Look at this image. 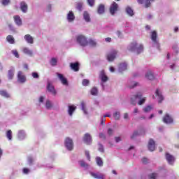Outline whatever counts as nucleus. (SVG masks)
<instances>
[{
  "label": "nucleus",
  "mask_w": 179,
  "mask_h": 179,
  "mask_svg": "<svg viewBox=\"0 0 179 179\" xmlns=\"http://www.w3.org/2000/svg\"><path fill=\"white\" fill-rule=\"evenodd\" d=\"M129 51L134 52L136 51L137 54H141V52H143V45H138L136 42H132L129 48Z\"/></svg>",
  "instance_id": "f257e3e1"
},
{
  "label": "nucleus",
  "mask_w": 179,
  "mask_h": 179,
  "mask_svg": "<svg viewBox=\"0 0 179 179\" xmlns=\"http://www.w3.org/2000/svg\"><path fill=\"white\" fill-rule=\"evenodd\" d=\"M76 41L77 43H78V44H80V45H81L82 47H86V45L89 44V41H87V38L83 35L78 36L76 37Z\"/></svg>",
  "instance_id": "f03ea898"
},
{
  "label": "nucleus",
  "mask_w": 179,
  "mask_h": 179,
  "mask_svg": "<svg viewBox=\"0 0 179 179\" xmlns=\"http://www.w3.org/2000/svg\"><path fill=\"white\" fill-rule=\"evenodd\" d=\"M117 54H118V51L116 50L113 49L108 55H107V60L109 62H113L117 57Z\"/></svg>",
  "instance_id": "7ed1b4c3"
},
{
  "label": "nucleus",
  "mask_w": 179,
  "mask_h": 179,
  "mask_svg": "<svg viewBox=\"0 0 179 179\" xmlns=\"http://www.w3.org/2000/svg\"><path fill=\"white\" fill-rule=\"evenodd\" d=\"M17 82H20V83H26L27 78H26V76L24 75V73H23V71H19L17 72Z\"/></svg>",
  "instance_id": "20e7f679"
},
{
  "label": "nucleus",
  "mask_w": 179,
  "mask_h": 179,
  "mask_svg": "<svg viewBox=\"0 0 179 179\" xmlns=\"http://www.w3.org/2000/svg\"><path fill=\"white\" fill-rule=\"evenodd\" d=\"M65 146L68 150H73V141L67 137L65 139Z\"/></svg>",
  "instance_id": "39448f33"
},
{
  "label": "nucleus",
  "mask_w": 179,
  "mask_h": 179,
  "mask_svg": "<svg viewBox=\"0 0 179 179\" xmlns=\"http://www.w3.org/2000/svg\"><path fill=\"white\" fill-rule=\"evenodd\" d=\"M163 122L165 124H173L174 122V120L173 117L170 115V114L166 113L163 117Z\"/></svg>",
  "instance_id": "423d86ee"
},
{
  "label": "nucleus",
  "mask_w": 179,
  "mask_h": 179,
  "mask_svg": "<svg viewBox=\"0 0 179 179\" xmlns=\"http://www.w3.org/2000/svg\"><path fill=\"white\" fill-rule=\"evenodd\" d=\"M83 141L86 145H92V142H93V140L92 139V136L90 134L87 133L84 135L83 137Z\"/></svg>",
  "instance_id": "0eeeda50"
},
{
  "label": "nucleus",
  "mask_w": 179,
  "mask_h": 179,
  "mask_svg": "<svg viewBox=\"0 0 179 179\" xmlns=\"http://www.w3.org/2000/svg\"><path fill=\"white\" fill-rule=\"evenodd\" d=\"M148 148L150 152H155V149H156V143L152 138H150L148 141Z\"/></svg>",
  "instance_id": "6e6552de"
},
{
  "label": "nucleus",
  "mask_w": 179,
  "mask_h": 179,
  "mask_svg": "<svg viewBox=\"0 0 179 179\" xmlns=\"http://www.w3.org/2000/svg\"><path fill=\"white\" fill-rule=\"evenodd\" d=\"M47 90L48 92H50V93H52L53 96H55V94H57L55 87H54V85H51V83L50 81L48 82Z\"/></svg>",
  "instance_id": "1a4fd4ad"
},
{
  "label": "nucleus",
  "mask_w": 179,
  "mask_h": 179,
  "mask_svg": "<svg viewBox=\"0 0 179 179\" xmlns=\"http://www.w3.org/2000/svg\"><path fill=\"white\" fill-rule=\"evenodd\" d=\"M117 10H118V4L115 1H113L110 7V13L112 15H115Z\"/></svg>",
  "instance_id": "9d476101"
},
{
  "label": "nucleus",
  "mask_w": 179,
  "mask_h": 179,
  "mask_svg": "<svg viewBox=\"0 0 179 179\" xmlns=\"http://www.w3.org/2000/svg\"><path fill=\"white\" fill-rule=\"evenodd\" d=\"M151 39L155 44L157 45L158 48H159L160 45H159V42L157 41V32H156V31H152L151 32Z\"/></svg>",
  "instance_id": "9b49d317"
},
{
  "label": "nucleus",
  "mask_w": 179,
  "mask_h": 179,
  "mask_svg": "<svg viewBox=\"0 0 179 179\" xmlns=\"http://www.w3.org/2000/svg\"><path fill=\"white\" fill-rule=\"evenodd\" d=\"M99 78L103 83H106L107 80H108V77L106 75L104 70L101 71L99 73Z\"/></svg>",
  "instance_id": "f8f14e48"
},
{
  "label": "nucleus",
  "mask_w": 179,
  "mask_h": 179,
  "mask_svg": "<svg viewBox=\"0 0 179 179\" xmlns=\"http://www.w3.org/2000/svg\"><path fill=\"white\" fill-rule=\"evenodd\" d=\"M166 159L169 164H173L174 162L176 161V158H174V156L170 155V153L166 152Z\"/></svg>",
  "instance_id": "ddd939ff"
},
{
  "label": "nucleus",
  "mask_w": 179,
  "mask_h": 179,
  "mask_svg": "<svg viewBox=\"0 0 179 179\" xmlns=\"http://www.w3.org/2000/svg\"><path fill=\"white\" fill-rule=\"evenodd\" d=\"M57 76L59 80L62 82V85L64 86H68V80L64 77V75L61 73H57Z\"/></svg>",
  "instance_id": "4468645a"
},
{
  "label": "nucleus",
  "mask_w": 179,
  "mask_h": 179,
  "mask_svg": "<svg viewBox=\"0 0 179 179\" xmlns=\"http://www.w3.org/2000/svg\"><path fill=\"white\" fill-rule=\"evenodd\" d=\"M156 96L158 97V103H162L163 100H164V96L162 94V92H160V90L157 89L155 92Z\"/></svg>",
  "instance_id": "2eb2a0df"
},
{
  "label": "nucleus",
  "mask_w": 179,
  "mask_h": 179,
  "mask_svg": "<svg viewBox=\"0 0 179 179\" xmlns=\"http://www.w3.org/2000/svg\"><path fill=\"white\" fill-rule=\"evenodd\" d=\"M90 175L92 177H94V178L96 179H104V175L100 173H94V172H90Z\"/></svg>",
  "instance_id": "dca6fc26"
},
{
  "label": "nucleus",
  "mask_w": 179,
  "mask_h": 179,
  "mask_svg": "<svg viewBox=\"0 0 179 179\" xmlns=\"http://www.w3.org/2000/svg\"><path fill=\"white\" fill-rule=\"evenodd\" d=\"M13 76H15V67H11V69L8 71V78L10 80H12V79H13Z\"/></svg>",
  "instance_id": "f3484780"
},
{
  "label": "nucleus",
  "mask_w": 179,
  "mask_h": 179,
  "mask_svg": "<svg viewBox=\"0 0 179 179\" xmlns=\"http://www.w3.org/2000/svg\"><path fill=\"white\" fill-rule=\"evenodd\" d=\"M70 68H71V69L75 72H78V71H79V63L78 62L71 63Z\"/></svg>",
  "instance_id": "a211bd4d"
},
{
  "label": "nucleus",
  "mask_w": 179,
  "mask_h": 179,
  "mask_svg": "<svg viewBox=\"0 0 179 179\" xmlns=\"http://www.w3.org/2000/svg\"><path fill=\"white\" fill-rule=\"evenodd\" d=\"M105 10H106V7L104 6L103 4H100L98 6L97 12H98L99 15H103V13H104Z\"/></svg>",
  "instance_id": "6ab92c4d"
},
{
  "label": "nucleus",
  "mask_w": 179,
  "mask_h": 179,
  "mask_svg": "<svg viewBox=\"0 0 179 179\" xmlns=\"http://www.w3.org/2000/svg\"><path fill=\"white\" fill-rule=\"evenodd\" d=\"M20 9L24 13L27 12V4L24 1L20 3Z\"/></svg>",
  "instance_id": "aec40b11"
},
{
  "label": "nucleus",
  "mask_w": 179,
  "mask_h": 179,
  "mask_svg": "<svg viewBox=\"0 0 179 179\" xmlns=\"http://www.w3.org/2000/svg\"><path fill=\"white\" fill-rule=\"evenodd\" d=\"M67 20L69 22H73V20H75V15L73 14V12L69 11L67 15Z\"/></svg>",
  "instance_id": "412c9836"
},
{
  "label": "nucleus",
  "mask_w": 179,
  "mask_h": 179,
  "mask_svg": "<svg viewBox=\"0 0 179 179\" xmlns=\"http://www.w3.org/2000/svg\"><path fill=\"white\" fill-rule=\"evenodd\" d=\"M14 22H15V24H17V26H22V19H20V16L15 15L13 17Z\"/></svg>",
  "instance_id": "4be33fe9"
},
{
  "label": "nucleus",
  "mask_w": 179,
  "mask_h": 179,
  "mask_svg": "<svg viewBox=\"0 0 179 179\" xmlns=\"http://www.w3.org/2000/svg\"><path fill=\"white\" fill-rule=\"evenodd\" d=\"M75 110H76V106L72 105V106H69V115H70L71 117H72V115H73V113L75 111Z\"/></svg>",
  "instance_id": "5701e85b"
},
{
  "label": "nucleus",
  "mask_w": 179,
  "mask_h": 179,
  "mask_svg": "<svg viewBox=\"0 0 179 179\" xmlns=\"http://www.w3.org/2000/svg\"><path fill=\"white\" fill-rule=\"evenodd\" d=\"M127 63H120L119 64V72H124V71H127Z\"/></svg>",
  "instance_id": "b1692460"
},
{
  "label": "nucleus",
  "mask_w": 179,
  "mask_h": 179,
  "mask_svg": "<svg viewBox=\"0 0 179 179\" xmlns=\"http://www.w3.org/2000/svg\"><path fill=\"white\" fill-rule=\"evenodd\" d=\"M24 40H26V41L27 43H29V44H33V43H34L33 37H31V36H30V34L25 35Z\"/></svg>",
  "instance_id": "393cba45"
},
{
  "label": "nucleus",
  "mask_w": 179,
  "mask_h": 179,
  "mask_svg": "<svg viewBox=\"0 0 179 179\" xmlns=\"http://www.w3.org/2000/svg\"><path fill=\"white\" fill-rule=\"evenodd\" d=\"M145 78H146V79H148L149 80H153V79H155V76L153 75V73H152V71H149L145 74Z\"/></svg>",
  "instance_id": "a878e982"
},
{
  "label": "nucleus",
  "mask_w": 179,
  "mask_h": 179,
  "mask_svg": "<svg viewBox=\"0 0 179 179\" xmlns=\"http://www.w3.org/2000/svg\"><path fill=\"white\" fill-rule=\"evenodd\" d=\"M6 41L10 44H15V38H13V36H12V35L7 36Z\"/></svg>",
  "instance_id": "bb28decb"
},
{
  "label": "nucleus",
  "mask_w": 179,
  "mask_h": 179,
  "mask_svg": "<svg viewBox=\"0 0 179 179\" xmlns=\"http://www.w3.org/2000/svg\"><path fill=\"white\" fill-rule=\"evenodd\" d=\"M0 96L6 97V99H9V97H10V95H9V94L5 90H0Z\"/></svg>",
  "instance_id": "cd10ccee"
},
{
  "label": "nucleus",
  "mask_w": 179,
  "mask_h": 179,
  "mask_svg": "<svg viewBox=\"0 0 179 179\" xmlns=\"http://www.w3.org/2000/svg\"><path fill=\"white\" fill-rule=\"evenodd\" d=\"M96 164L98 166H99V167H102V166H103V159H101V157H96Z\"/></svg>",
  "instance_id": "c85d7f7f"
},
{
  "label": "nucleus",
  "mask_w": 179,
  "mask_h": 179,
  "mask_svg": "<svg viewBox=\"0 0 179 179\" xmlns=\"http://www.w3.org/2000/svg\"><path fill=\"white\" fill-rule=\"evenodd\" d=\"M83 18L85 19V22H90V15H89L87 11L84 12Z\"/></svg>",
  "instance_id": "c756f323"
},
{
  "label": "nucleus",
  "mask_w": 179,
  "mask_h": 179,
  "mask_svg": "<svg viewBox=\"0 0 179 179\" xmlns=\"http://www.w3.org/2000/svg\"><path fill=\"white\" fill-rule=\"evenodd\" d=\"M153 110V106L148 105L143 108V110L144 113H150V111H152Z\"/></svg>",
  "instance_id": "7c9ffc66"
},
{
  "label": "nucleus",
  "mask_w": 179,
  "mask_h": 179,
  "mask_svg": "<svg viewBox=\"0 0 179 179\" xmlns=\"http://www.w3.org/2000/svg\"><path fill=\"white\" fill-rule=\"evenodd\" d=\"M91 94L92 96H97L99 94V90L96 87H94L91 89Z\"/></svg>",
  "instance_id": "2f4dec72"
},
{
  "label": "nucleus",
  "mask_w": 179,
  "mask_h": 179,
  "mask_svg": "<svg viewBox=\"0 0 179 179\" xmlns=\"http://www.w3.org/2000/svg\"><path fill=\"white\" fill-rule=\"evenodd\" d=\"M126 12L129 16H132L134 15V10L129 6L126 8Z\"/></svg>",
  "instance_id": "473e14b6"
},
{
  "label": "nucleus",
  "mask_w": 179,
  "mask_h": 179,
  "mask_svg": "<svg viewBox=\"0 0 179 179\" xmlns=\"http://www.w3.org/2000/svg\"><path fill=\"white\" fill-rule=\"evenodd\" d=\"M23 52L24 54H27V55H33V52L31 50H29V48H24L23 49Z\"/></svg>",
  "instance_id": "72a5a7b5"
},
{
  "label": "nucleus",
  "mask_w": 179,
  "mask_h": 179,
  "mask_svg": "<svg viewBox=\"0 0 179 179\" xmlns=\"http://www.w3.org/2000/svg\"><path fill=\"white\" fill-rule=\"evenodd\" d=\"M57 62L58 61L57 60V59H55V57H52L50 60V64L52 65V66H55Z\"/></svg>",
  "instance_id": "f704fd0d"
},
{
  "label": "nucleus",
  "mask_w": 179,
  "mask_h": 179,
  "mask_svg": "<svg viewBox=\"0 0 179 179\" xmlns=\"http://www.w3.org/2000/svg\"><path fill=\"white\" fill-rule=\"evenodd\" d=\"M6 137L8 138V141H12V130H8L6 132Z\"/></svg>",
  "instance_id": "c9c22d12"
},
{
  "label": "nucleus",
  "mask_w": 179,
  "mask_h": 179,
  "mask_svg": "<svg viewBox=\"0 0 179 179\" xmlns=\"http://www.w3.org/2000/svg\"><path fill=\"white\" fill-rule=\"evenodd\" d=\"M81 107L83 111H84V113L87 114V110H86V105L85 104V102H81Z\"/></svg>",
  "instance_id": "e433bc0d"
},
{
  "label": "nucleus",
  "mask_w": 179,
  "mask_h": 179,
  "mask_svg": "<svg viewBox=\"0 0 179 179\" xmlns=\"http://www.w3.org/2000/svg\"><path fill=\"white\" fill-rule=\"evenodd\" d=\"M88 44L91 45L92 47H96V43L93 39H90L88 41Z\"/></svg>",
  "instance_id": "4c0bfd02"
},
{
  "label": "nucleus",
  "mask_w": 179,
  "mask_h": 179,
  "mask_svg": "<svg viewBox=\"0 0 179 179\" xmlns=\"http://www.w3.org/2000/svg\"><path fill=\"white\" fill-rule=\"evenodd\" d=\"M80 167H88L89 164H87L85 161H80L79 162Z\"/></svg>",
  "instance_id": "58836bf2"
},
{
  "label": "nucleus",
  "mask_w": 179,
  "mask_h": 179,
  "mask_svg": "<svg viewBox=\"0 0 179 179\" xmlns=\"http://www.w3.org/2000/svg\"><path fill=\"white\" fill-rule=\"evenodd\" d=\"M150 1L152 2H153V1H155V0H145V6H144L145 8H150Z\"/></svg>",
  "instance_id": "ea45409f"
},
{
  "label": "nucleus",
  "mask_w": 179,
  "mask_h": 179,
  "mask_svg": "<svg viewBox=\"0 0 179 179\" xmlns=\"http://www.w3.org/2000/svg\"><path fill=\"white\" fill-rule=\"evenodd\" d=\"M113 116H114L115 120H120V112H115V113L113 114Z\"/></svg>",
  "instance_id": "a19ab883"
},
{
  "label": "nucleus",
  "mask_w": 179,
  "mask_h": 179,
  "mask_svg": "<svg viewBox=\"0 0 179 179\" xmlns=\"http://www.w3.org/2000/svg\"><path fill=\"white\" fill-rule=\"evenodd\" d=\"M89 83H90V82L87 79H84L82 82L83 86H88Z\"/></svg>",
  "instance_id": "79ce46f5"
},
{
  "label": "nucleus",
  "mask_w": 179,
  "mask_h": 179,
  "mask_svg": "<svg viewBox=\"0 0 179 179\" xmlns=\"http://www.w3.org/2000/svg\"><path fill=\"white\" fill-rule=\"evenodd\" d=\"M12 54L14 55L15 58H19V52H17V50H13L11 51Z\"/></svg>",
  "instance_id": "37998d69"
},
{
  "label": "nucleus",
  "mask_w": 179,
  "mask_h": 179,
  "mask_svg": "<svg viewBox=\"0 0 179 179\" xmlns=\"http://www.w3.org/2000/svg\"><path fill=\"white\" fill-rule=\"evenodd\" d=\"M83 6V3L82 2H79L77 3V6H76V8L78 10H82V7Z\"/></svg>",
  "instance_id": "c03bdc74"
},
{
  "label": "nucleus",
  "mask_w": 179,
  "mask_h": 179,
  "mask_svg": "<svg viewBox=\"0 0 179 179\" xmlns=\"http://www.w3.org/2000/svg\"><path fill=\"white\" fill-rule=\"evenodd\" d=\"M148 177L150 179H156V178L157 177V174L153 173L150 174Z\"/></svg>",
  "instance_id": "a18cd8bd"
},
{
  "label": "nucleus",
  "mask_w": 179,
  "mask_h": 179,
  "mask_svg": "<svg viewBox=\"0 0 179 179\" xmlns=\"http://www.w3.org/2000/svg\"><path fill=\"white\" fill-rule=\"evenodd\" d=\"M146 101V98H143V99H141L139 101H138V106H142V104H144V103Z\"/></svg>",
  "instance_id": "49530a36"
},
{
  "label": "nucleus",
  "mask_w": 179,
  "mask_h": 179,
  "mask_svg": "<svg viewBox=\"0 0 179 179\" xmlns=\"http://www.w3.org/2000/svg\"><path fill=\"white\" fill-rule=\"evenodd\" d=\"M32 75V77L34 78V79H38V78H40V76H38V73H36V72H33L31 73Z\"/></svg>",
  "instance_id": "de8ad7c7"
},
{
  "label": "nucleus",
  "mask_w": 179,
  "mask_h": 179,
  "mask_svg": "<svg viewBox=\"0 0 179 179\" xmlns=\"http://www.w3.org/2000/svg\"><path fill=\"white\" fill-rule=\"evenodd\" d=\"M9 2H10V0H1L2 5H3L4 6H6V5H8Z\"/></svg>",
  "instance_id": "09e8293b"
},
{
  "label": "nucleus",
  "mask_w": 179,
  "mask_h": 179,
  "mask_svg": "<svg viewBox=\"0 0 179 179\" xmlns=\"http://www.w3.org/2000/svg\"><path fill=\"white\" fill-rule=\"evenodd\" d=\"M138 135H139V133L137 131H134L131 136V139H135L136 136H138Z\"/></svg>",
  "instance_id": "8fccbe9b"
},
{
  "label": "nucleus",
  "mask_w": 179,
  "mask_h": 179,
  "mask_svg": "<svg viewBox=\"0 0 179 179\" xmlns=\"http://www.w3.org/2000/svg\"><path fill=\"white\" fill-rule=\"evenodd\" d=\"M45 106H46V108H48V109L51 108V107H52V106H51V101H46V103H45Z\"/></svg>",
  "instance_id": "3c124183"
},
{
  "label": "nucleus",
  "mask_w": 179,
  "mask_h": 179,
  "mask_svg": "<svg viewBox=\"0 0 179 179\" xmlns=\"http://www.w3.org/2000/svg\"><path fill=\"white\" fill-rule=\"evenodd\" d=\"M173 50L175 51V52H176V54H178V45H173L172 47Z\"/></svg>",
  "instance_id": "603ef678"
},
{
  "label": "nucleus",
  "mask_w": 179,
  "mask_h": 179,
  "mask_svg": "<svg viewBox=\"0 0 179 179\" xmlns=\"http://www.w3.org/2000/svg\"><path fill=\"white\" fill-rule=\"evenodd\" d=\"M88 4L90 6H94V0H87Z\"/></svg>",
  "instance_id": "864d4df0"
},
{
  "label": "nucleus",
  "mask_w": 179,
  "mask_h": 179,
  "mask_svg": "<svg viewBox=\"0 0 179 179\" xmlns=\"http://www.w3.org/2000/svg\"><path fill=\"white\" fill-rule=\"evenodd\" d=\"M132 85H129V89H134V87H136V86H138V85H139V83H132Z\"/></svg>",
  "instance_id": "5fc2aeb1"
},
{
  "label": "nucleus",
  "mask_w": 179,
  "mask_h": 179,
  "mask_svg": "<svg viewBox=\"0 0 179 179\" xmlns=\"http://www.w3.org/2000/svg\"><path fill=\"white\" fill-rule=\"evenodd\" d=\"M99 152H104V148L103 147V145L99 144Z\"/></svg>",
  "instance_id": "6e6d98bb"
},
{
  "label": "nucleus",
  "mask_w": 179,
  "mask_h": 179,
  "mask_svg": "<svg viewBox=\"0 0 179 179\" xmlns=\"http://www.w3.org/2000/svg\"><path fill=\"white\" fill-rule=\"evenodd\" d=\"M134 99H142V94L141 93H138L134 96Z\"/></svg>",
  "instance_id": "4d7b16f0"
},
{
  "label": "nucleus",
  "mask_w": 179,
  "mask_h": 179,
  "mask_svg": "<svg viewBox=\"0 0 179 179\" xmlns=\"http://www.w3.org/2000/svg\"><path fill=\"white\" fill-rule=\"evenodd\" d=\"M85 156L87 160L90 161V154L89 153V151H85Z\"/></svg>",
  "instance_id": "13d9d810"
},
{
  "label": "nucleus",
  "mask_w": 179,
  "mask_h": 179,
  "mask_svg": "<svg viewBox=\"0 0 179 179\" xmlns=\"http://www.w3.org/2000/svg\"><path fill=\"white\" fill-rule=\"evenodd\" d=\"M30 171V170L27 168H24L23 169V173L24 174H29V172Z\"/></svg>",
  "instance_id": "bf43d9fd"
},
{
  "label": "nucleus",
  "mask_w": 179,
  "mask_h": 179,
  "mask_svg": "<svg viewBox=\"0 0 179 179\" xmlns=\"http://www.w3.org/2000/svg\"><path fill=\"white\" fill-rule=\"evenodd\" d=\"M113 133H114V131H113L112 129H108V135H109V136H111V135H113Z\"/></svg>",
  "instance_id": "052dcab7"
},
{
  "label": "nucleus",
  "mask_w": 179,
  "mask_h": 179,
  "mask_svg": "<svg viewBox=\"0 0 179 179\" xmlns=\"http://www.w3.org/2000/svg\"><path fill=\"white\" fill-rule=\"evenodd\" d=\"M148 158L144 157V158L142 159V162L143 163V164H148Z\"/></svg>",
  "instance_id": "680f3d73"
},
{
  "label": "nucleus",
  "mask_w": 179,
  "mask_h": 179,
  "mask_svg": "<svg viewBox=\"0 0 179 179\" xmlns=\"http://www.w3.org/2000/svg\"><path fill=\"white\" fill-rule=\"evenodd\" d=\"M99 138H101V139H106V135H104L103 133H100Z\"/></svg>",
  "instance_id": "e2e57ef3"
},
{
  "label": "nucleus",
  "mask_w": 179,
  "mask_h": 179,
  "mask_svg": "<svg viewBox=\"0 0 179 179\" xmlns=\"http://www.w3.org/2000/svg\"><path fill=\"white\" fill-rule=\"evenodd\" d=\"M115 141L117 143H118V142H121V137H115Z\"/></svg>",
  "instance_id": "0e129e2a"
},
{
  "label": "nucleus",
  "mask_w": 179,
  "mask_h": 179,
  "mask_svg": "<svg viewBox=\"0 0 179 179\" xmlns=\"http://www.w3.org/2000/svg\"><path fill=\"white\" fill-rule=\"evenodd\" d=\"M28 162H29V164H31V163H33V158L29 157L28 158Z\"/></svg>",
  "instance_id": "69168bd1"
},
{
  "label": "nucleus",
  "mask_w": 179,
  "mask_h": 179,
  "mask_svg": "<svg viewBox=\"0 0 179 179\" xmlns=\"http://www.w3.org/2000/svg\"><path fill=\"white\" fill-rule=\"evenodd\" d=\"M105 41H106V43H111V38L110 37L106 38Z\"/></svg>",
  "instance_id": "338daca9"
},
{
  "label": "nucleus",
  "mask_w": 179,
  "mask_h": 179,
  "mask_svg": "<svg viewBox=\"0 0 179 179\" xmlns=\"http://www.w3.org/2000/svg\"><path fill=\"white\" fill-rule=\"evenodd\" d=\"M109 69L111 72H115V69H114V67H113V66H110Z\"/></svg>",
  "instance_id": "774afa93"
}]
</instances>
